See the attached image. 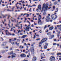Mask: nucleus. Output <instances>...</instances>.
I'll use <instances>...</instances> for the list:
<instances>
[{
  "label": "nucleus",
  "instance_id": "nucleus-1",
  "mask_svg": "<svg viewBox=\"0 0 61 61\" xmlns=\"http://www.w3.org/2000/svg\"><path fill=\"white\" fill-rule=\"evenodd\" d=\"M48 3H46V5L45 4H44L43 5L42 10H44V12L43 14V15H45L46 14V11L47 10V8H48Z\"/></svg>",
  "mask_w": 61,
  "mask_h": 61
},
{
  "label": "nucleus",
  "instance_id": "nucleus-2",
  "mask_svg": "<svg viewBox=\"0 0 61 61\" xmlns=\"http://www.w3.org/2000/svg\"><path fill=\"white\" fill-rule=\"evenodd\" d=\"M36 15H39L38 19V25H42V24H43L42 22H41V20H40L42 18H41V15H39V13H36Z\"/></svg>",
  "mask_w": 61,
  "mask_h": 61
},
{
  "label": "nucleus",
  "instance_id": "nucleus-3",
  "mask_svg": "<svg viewBox=\"0 0 61 61\" xmlns=\"http://www.w3.org/2000/svg\"><path fill=\"white\" fill-rule=\"evenodd\" d=\"M47 40V39L46 38L42 39L41 42H40L39 45H42V43L46 41Z\"/></svg>",
  "mask_w": 61,
  "mask_h": 61
},
{
  "label": "nucleus",
  "instance_id": "nucleus-4",
  "mask_svg": "<svg viewBox=\"0 0 61 61\" xmlns=\"http://www.w3.org/2000/svg\"><path fill=\"white\" fill-rule=\"evenodd\" d=\"M50 61H55L56 60L55 57L54 56H52L50 57Z\"/></svg>",
  "mask_w": 61,
  "mask_h": 61
},
{
  "label": "nucleus",
  "instance_id": "nucleus-5",
  "mask_svg": "<svg viewBox=\"0 0 61 61\" xmlns=\"http://www.w3.org/2000/svg\"><path fill=\"white\" fill-rule=\"evenodd\" d=\"M49 19H50V17L49 16L46 17V22H48L49 21Z\"/></svg>",
  "mask_w": 61,
  "mask_h": 61
},
{
  "label": "nucleus",
  "instance_id": "nucleus-6",
  "mask_svg": "<svg viewBox=\"0 0 61 61\" xmlns=\"http://www.w3.org/2000/svg\"><path fill=\"white\" fill-rule=\"evenodd\" d=\"M45 54L44 53H42L41 54V59H42L43 58H45Z\"/></svg>",
  "mask_w": 61,
  "mask_h": 61
},
{
  "label": "nucleus",
  "instance_id": "nucleus-7",
  "mask_svg": "<svg viewBox=\"0 0 61 61\" xmlns=\"http://www.w3.org/2000/svg\"><path fill=\"white\" fill-rule=\"evenodd\" d=\"M16 56V55L15 54V53H13L11 56V58H13L15 57Z\"/></svg>",
  "mask_w": 61,
  "mask_h": 61
},
{
  "label": "nucleus",
  "instance_id": "nucleus-8",
  "mask_svg": "<svg viewBox=\"0 0 61 61\" xmlns=\"http://www.w3.org/2000/svg\"><path fill=\"white\" fill-rule=\"evenodd\" d=\"M31 52L32 54H34L35 52H34V48H31Z\"/></svg>",
  "mask_w": 61,
  "mask_h": 61
},
{
  "label": "nucleus",
  "instance_id": "nucleus-9",
  "mask_svg": "<svg viewBox=\"0 0 61 61\" xmlns=\"http://www.w3.org/2000/svg\"><path fill=\"white\" fill-rule=\"evenodd\" d=\"M20 56L21 57H25L26 56V55L25 54L23 53L21 54L20 55Z\"/></svg>",
  "mask_w": 61,
  "mask_h": 61
},
{
  "label": "nucleus",
  "instance_id": "nucleus-10",
  "mask_svg": "<svg viewBox=\"0 0 61 61\" xmlns=\"http://www.w3.org/2000/svg\"><path fill=\"white\" fill-rule=\"evenodd\" d=\"M11 21L12 22H16V21L15 20V19H14L12 17H11Z\"/></svg>",
  "mask_w": 61,
  "mask_h": 61
},
{
  "label": "nucleus",
  "instance_id": "nucleus-11",
  "mask_svg": "<svg viewBox=\"0 0 61 61\" xmlns=\"http://www.w3.org/2000/svg\"><path fill=\"white\" fill-rule=\"evenodd\" d=\"M6 42H3V44L1 45V46H6Z\"/></svg>",
  "mask_w": 61,
  "mask_h": 61
},
{
  "label": "nucleus",
  "instance_id": "nucleus-12",
  "mask_svg": "<svg viewBox=\"0 0 61 61\" xmlns=\"http://www.w3.org/2000/svg\"><path fill=\"white\" fill-rule=\"evenodd\" d=\"M29 26H30V25H29L26 27L27 28L28 30H26V32H28V31H29V28H30V27H29Z\"/></svg>",
  "mask_w": 61,
  "mask_h": 61
},
{
  "label": "nucleus",
  "instance_id": "nucleus-13",
  "mask_svg": "<svg viewBox=\"0 0 61 61\" xmlns=\"http://www.w3.org/2000/svg\"><path fill=\"white\" fill-rule=\"evenodd\" d=\"M47 46H48V44L46 43L45 45L44 46V49H46L47 48Z\"/></svg>",
  "mask_w": 61,
  "mask_h": 61
},
{
  "label": "nucleus",
  "instance_id": "nucleus-14",
  "mask_svg": "<svg viewBox=\"0 0 61 61\" xmlns=\"http://www.w3.org/2000/svg\"><path fill=\"white\" fill-rule=\"evenodd\" d=\"M51 16V18H52V19H53V20H55V19H56V18H54L55 15H52Z\"/></svg>",
  "mask_w": 61,
  "mask_h": 61
},
{
  "label": "nucleus",
  "instance_id": "nucleus-15",
  "mask_svg": "<svg viewBox=\"0 0 61 61\" xmlns=\"http://www.w3.org/2000/svg\"><path fill=\"white\" fill-rule=\"evenodd\" d=\"M27 36V35H24L21 37V38H25Z\"/></svg>",
  "mask_w": 61,
  "mask_h": 61
},
{
  "label": "nucleus",
  "instance_id": "nucleus-16",
  "mask_svg": "<svg viewBox=\"0 0 61 61\" xmlns=\"http://www.w3.org/2000/svg\"><path fill=\"white\" fill-rule=\"evenodd\" d=\"M36 57H34L33 58V59L32 60L33 61H36Z\"/></svg>",
  "mask_w": 61,
  "mask_h": 61
},
{
  "label": "nucleus",
  "instance_id": "nucleus-17",
  "mask_svg": "<svg viewBox=\"0 0 61 61\" xmlns=\"http://www.w3.org/2000/svg\"><path fill=\"white\" fill-rule=\"evenodd\" d=\"M54 35H52L51 37H50V39H52V38H54Z\"/></svg>",
  "mask_w": 61,
  "mask_h": 61
},
{
  "label": "nucleus",
  "instance_id": "nucleus-18",
  "mask_svg": "<svg viewBox=\"0 0 61 61\" xmlns=\"http://www.w3.org/2000/svg\"><path fill=\"white\" fill-rule=\"evenodd\" d=\"M38 8L40 10H41V5H38Z\"/></svg>",
  "mask_w": 61,
  "mask_h": 61
},
{
  "label": "nucleus",
  "instance_id": "nucleus-19",
  "mask_svg": "<svg viewBox=\"0 0 61 61\" xmlns=\"http://www.w3.org/2000/svg\"><path fill=\"white\" fill-rule=\"evenodd\" d=\"M53 28L54 27H51L49 28V30H52V29H53Z\"/></svg>",
  "mask_w": 61,
  "mask_h": 61
},
{
  "label": "nucleus",
  "instance_id": "nucleus-20",
  "mask_svg": "<svg viewBox=\"0 0 61 61\" xmlns=\"http://www.w3.org/2000/svg\"><path fill=\"white\" fill-rule=\"evenodd\" d=\"M47 35L48 36H50L51 35V32H49L47 33Z\"/></svg>",
  "mask_w": 61,
  "mask_h": 61
},
{
  "label": "nucleus",
  "instance_id": "nucleus-21",
  "mask_svg": "<svg viewBox=\"0 0 61 61\" xmlns=\"http://www.w3.org/2000/svg\"><path fill=\"white\" fill-rule=\"evenodd\" d=\"M17 31L18 32V33H21L22 32V31L20 30H18Z\"/></svg>",
  "mask_w": 61,
  "mask_h": 61
},
{
  "label": "nucleus",
  "instance_id": "nucleus-22",
  "mask_svg": "<svg viewBox=\"0 0 61 61\" xmlns=\"http://www.w3.org/2000/svg\"><path fill=\"white\" fill-rule=\"evenodd\" d=\"M15 44L16 45H17V46H18V45H19V43H17V42H15Z\"/></svg>",
  "mask_w": 61,
  "mask_h": 61
},
{
  "label": "nucleus",
  "instance_id": "nucleus-23",
  "mask_svg": "<svg viewBox=\"0 0 61 61\" xmlns=\"http://www.w3.org/2000/svg\"><path fill=\"white\" fill-rule=\"evenodd\" d=\"M9 42L10 43H11V42H12V40L11 39H10L9 40Z\"/></svg>",
  "mask_w": 61,
  "mask_h": 61
},
{
  "label": "nucleus",
  "instance_id": "nucleus-24",
  "mask_svg": "<svg viewBox=\"0 0 61 61\" xmlns=\"http://www.w3.org/2000/svg\"><path fill=\"white\" fill-rule=\"evenodd\" d=\"M11 43L12 45H15V43L14 42H12Z\"/></svg>",
  "mask_w": 61,
  "mask_h": 61
},
{
  "label": "nucleus",
  "instance_id": "nucleus-25",
  "mask_svg": "<svg viewBox=\"0 0 61 61\" xmlns=\"http://www.w3.org/2000/svg\"><path fill=\"white\" fill-rule=\"evenodd\" d=\"M46 27H47V26L46 25H45L44 27V29H46Z\"/></svg>",
  "mask_w": 61,
  "mask_h": 61
},
{
  "label": "nucleus",
  "instance_id": "nucleus-26",
  "mask_svg": "<svg viewBox=\"0 0 61 61\" xmlns=\"http://www.w3.org/2000/svg\"><path fill=\"white\" fill-rule=\"evenodd\" d=\"M57 15H55L54 18H55V19L57 18Z\"/></svg>",
  "mask_w": 61,
  "mask_h": 61
},
{
  "label": "nucleus",
  "instance_id": "nucleus-27",
  "mask_svg": "<svg viewBox=\"0 0 61 61\" xmlns=\"http://www.w3.org/2000/svg\"><path fill=\"white\" fill-rule=\"evenodd\" d=\"M54 5H56L57 4V2H56L54 3Z\"/></svg>",
  "mask_w": 61,
  "mask_h": 61
},
{
  "label": "nucleus",
  "instance_id": "nucleus-28",
  "mask_svg": "<svg viewBox=\"0 0 61 61\" xmlns=\"http://www.w3.org/2000/svg\"><path fill=\"white\" fill-rule=\"evenodd\" d=\"M55 9V6H53V10H54Z\"/></svg>",
  "mask_w": 61,
  "mask_h": 61
},
{
  "label": "nucleus",
  "instance_id": "nucleus-29",
  "mask_svg": "<svg viewBox=\"0 0 61 61\" xmlns=\"http://www.w3.org/2000/svg\"><path fill=\"white\" fill-rule=\"evenodd\" d=\"M57 43H53V45H57Z\"/></svg>",
  "mask_w": 61,
  "mask_h": 61
},
{
  "label": "nucleus",
  "instance_id": "nucleus-30",
  "mask_svg": "<svg viewBox=\"0 0 61 61\" xmlns=\"http://www.w3.org/2000/svg\"><path fill=\"white\" fill-rule=\"evenodd\" d=\"M6 16H7V15H5L4 16H3V18H4V17H6Z\"/></svg>",
  "mask_w": 61,
  "mask_h": 61
},
{
  "label": "nucleus",
  "instance_id": "nucleus-31",
  "mask_svg": "<svg viewBox=\"0 0 61 61\" xmlns=\"http://www.w3.org/2000/svg\"><path fill=\"white\" fill-rule=\"evenodd\" d=\"M13 53V51H11V52L10 53V55H12V54Z\"/></svg>",
  "mask_w": 61,
  "mask_h": 61
},
{
  "label": "nucleus",
  "instance_id": "nucleus-32",
  "mask_svg": "<svg viewBox=\"0 0 61 61\" xmlns=\"http://www.w3.org/2000/svg\"><path fill=\"white\" fill-rule=\"evenodd\" d=\"M13 30H14V29H13V28H11V30H10L11 31H13Z\"/></svg>",
  "mask_w": 61,
  "mask_h": 61
},
{
  "label": "nucleus",
  "instance_id": "nucleus-33",
  "mask_svg": "<svg viewBox=\"0 0 61 61\" xmlns=\"http://www.w3.org/2000/svg\"><path fill=\"white\" fill-rule=\"evenodd\" d=\"M29 50L28 51H26L25 52V54H27V53H28V52H29Z\"/></svg>",
  "mask_w": 61,
  "mask_h": 61
},
{
  "label": "nucleus",
  "instance_id": "nucleus-34",
  "mask_svg": "<svg viewBox=\"0 0 61 61\" xmlns=\"http://www.w3.org/2000/svg\"><path fill=\"white\" fill-rule=\"evenodd\" d=\"M2 0H0V5L1 4V3H2Z\"/></svg>",
  "mask_w": 61,
  "mask_h": 61
},
{
  "label": "nucleus",
  "instance_id": "nucleus-35",
  "mask_svg": "<svg viewBox=\"0 0 61 61\" xmlns=\"http://www.w3.org/2000/svg\"><path fill=\"white\" fill-rule=\"evenodd\" d=\"M34 26L33 24H32V25L30 26V27H34Z\"/></svg>",
  "mask_w": 61,
  "mask_h": 61
},
{
  "label": "nucleus",
  "instance_id": "nucleus-36",
  "mask_svg": "<svg viewBox=\"0 0 61 61\" xmlns=\"http://www.w3.org/2000/svg\"><path fill=\"white\" fill-rule=\"evenodd\" d=\"M52 4H50V5H49L50 6H52Z\"/></svg>",
  "mask_w": 61,
  "mask_h": 61
},
{
  "label": "nucleus",
  "instance_id": "nucleus-37",
  "mask_svg": "<svg viewBox=\"0 0 61 61\" xmlns=\"http://www.w3.org/2000/svg\"><path fill=\"white\" fill-rule=\"evenodd\" d=\"M36 36H34V37L33 38V39H35L36 38Z\"/></svg>",
  "mask_w": 61,
  "mask_h": 61
},
{
  "label": "nucleus",
  "instance_id": "nucleus-38",
  "mask_svg": "<svg viewBox=\"0 0 61 61\" xmlns=\"http://www.w3.org/2000/svg\"><path fill=\"white\" fill-rule=\"evenodd\" d=\"M27 14L26 13H25L23 15V16H25V15H26Z\"/></svg>",
  "mask_w": 61,
  "mask_h": 61
},
{
  "label": "nucleus",
  "instance_id": "nucleus-39",
  "mask_svg": "<svg viewBox=\"0 0 61 61\" xmlns=\"http://www.w3.org/2000/svg\"><path fill=\"white\" fill-rule=\"evenodd\" d=\"M5 52V51H2V53H4Z\"/></svg>",
  "mask_w": 61,
  "mask_h": 61
},
{
  "label": "nucleus",
  "instance_id": "nucleus-40",
  "mask_svg": "<svg viewBox=\"0 0 61 61\" xmlns=\"http://www.w3.org/2000/svg\"><path fill=\"white\" fill-rule=\"evenodd\" d=\"M46 33H48V30H47L46 31Z\"/></svg>",
  "mask_w": 61,
  "mask_h": 61
},
{
  "label": "nucleus",
  "instance_id": "nucleus-41",
  "mask_svg": "<svg viewBox=\"0 0 61 61\" xmlns=\"http://www.w3.org/2000/svg\"><path fill=\"white\" fill-rule=\"evenodd\" d=\"M33 45H31V48H30V49H31V48H34L33 47Z\"/></svg>",
  "mask_w": 61,
  "mask_h": 61
},
{
  "label": "nucleus",
  "instance_id": "nucleus-42",
  "mask_svg": "<svg viewBox=\"0 0 61 61\" xmlns=\"http://www.w3.org/2000/svg\"><path fill=\"white\" fill-rule=\"evenodd\" d=\"M15 26L16 27H19V26L18 25L17 26V25H15Z\"/></svg>",
  "mask_w": 61,
  "mask_h": 61
},
{
  "label": "nucleus",
  "instance_id": "nucleus-43",
  "mask_svg": "<svg viewBox=\"0 0 61 61\" xmlns=\"http://www.w3.org/2000/svg\"><path fill=\"white\" fill-rule=\"evenodd\" d=\"M24 45L25 46H27V44H26L25 43H24Z\"/></svg>",
  "mask_w": 61,
  "mask_h": 61
},
{
  "label": "nucleus",
  "instance_id": "nucleus-44",
  "mask_svg": "<svg viewBox=\"0 0 61 61\" xmlns=\"http://www.w3.org/2000/svg\"><path fill=\"white\" fill-rule=\"evenodd\" d=\"M15 31H16V30H14V33H15Z\"/></svg>",
  "mask_w": 61,
  "mask_h": 61
},
{
  "label": "nucleus",
  "instance_id": "nucleus-45",
  "mask_svg": "<svg viewBox=\"0 0 61 61\" xmlns=\"http://www.w3.org/2000/svg\"><path fill=\"white\" fill-rule=\"evenodd\" d=\"M36 40L37 41L38 40H40V38L37 39H36Z\"/></svg>",
  "mask_w": 61,
  "mask_h": 61
},
{
  "label": "nucleus",
  "instance_id": "nucleus-46",
  "mask_svg": "<svg viewBox=\"0 0 61 61\" xmlns=\"http://www.w3.org/2000/svg\"><path fill=\"white\" fill-rule=\"evenodd\" d=\"M24 29L25 30H27V28L26 27L24 28Z\"/></svg>",
  "mask_w": 61,
  "mask_h": 61
},
{
  "label": "nucleus",
  "instance_id": "nucleus-47",
  "mask_svg": "<svg viewBox=\"0 0 61 61\" xmlns=\"http://www.w3.org/2000/svg\"><path fill=\"white\" fill-rule=\"evenodd\" d=\"M1 15L2 16H4V15L2 14V13H1Z\"/></svg>",
  "mask_w": 61,
  "mask_h": 61
},
{
  "label": "nucleus",
  "instance_id": "nucleus-48",
  "mask_svg": "<svg viewBox=\"0 0 61 61\" xmlns=\"http://www.w3.org/2000/svg\"><path fill=\"white\" fill-rule=\"evenodd\" d=\"M56 55H57V56H59V53H57Z\"/></svg>",
  "mask_w": 61,
  "mask_h": 61
},
{
  "label": "nucleus",
  "instance_id": "nucleus-49",
  "mask_svg": "<svg viewBox=\"0 0 61 61\" xmlns=\"http://www.w3.org/2000/svg\"><path fill=\"white\" fill-rule=\"evenodd\" d=\"M7 11H11V10H10L9 9L7 10Z\"/></svg>",
  "mask_w": 61,
  "mask_h": 61
},
{
  "label": "nucleus",
  "instance_id": "nucleus-50",
  "mask_svg": "<svg viewBox=\"0 0 61 61\" xmlns=\"http://www.w3.org/2000/svg\"><path fill=\"white\" fill-rule=\"evenodd\" d=\"M2 22L3 24H5V22H4V21H3L2 20Z\"/></svg>",
  "mask_w": 61,
  "mask_h": 61
},
{
  "label": "nucleus",
  "instance_id": "nucleus-51",
  "mask_svg": "<svg viewBox=\"0 0 61 61\" xmlns=\"http://www.w3.org/2000/svg\"><path fill=\"white\" fill-rule=\"evenodd\" d=\"M56 11H58V8H56Z\"/></svg>",
  "mask_w": 61,
  "mask_h": 61
},
{
  "label": "nucleus",
  "instance_id": "nucleus-52",
  "mask_svg": "<svg viewBox=\"0 0 61 61\" xmlns=\"http://www.w3.org/2000/svg\"><path fill=\"white\" fill-rule=\"evenodd\" d=\"M28 54L29 56H30V53H29Z\"/></svg>",
  "mask_w": 61,
  "mask_h": 61
},
{
  "label": "nucleus",
  "instance_id": "nucleus-53",
  "mask_svg": "<svg viewBox=\"0 0 61 61\" xmlns=\"http://www.w3.org/2000/svg\"><path fill=\"white\" fill-rule=\"evenodd\" d=\"M9 35H10V36H11V35H12V34H11V33H9Z\"/></svg>",
  "mask_w": 61,
  "mask_h": 61
},
{
  "label": "nucleus",
  "instance_id": "nucleus-54",
  "mask_svg": "<svg viewBox=\"0 0 61 61\" xmlns=\"http://www.w3.org/2000/svg\"><path fill=\"white\" fill-rule=\"evenodd\" d=\"M26 15H27V16H29V14H27Z\"/></svg>",
  "mask_w": 61,
  "mask_h": 61
},
{
  "label": "nucleus",
  "instance_id": "nucleus-55",
  "mask_svg": "<svg viewBox=\"0 0 61 61\" xmlns=\"http://www.w3.org/2000/svg\"><path fill=\"white\" fill-rule=\"evenodd\" d=\"M15 34H14V33L12 34L13 36H15Z\"/></svg>",
  "mask_w": 61,
  "mask_h": 61
},
{
  "label": "nucleus",
  "instance_id": "nucleus-56",
  "mask_svg": "<svg viewBox=\"0 0 61 61\" xmlns=\"http://www.w3.org/2000/svg\"><path fill=\"white\" fill-rule=\"evenodd\" d=\"M15 7V6H14L13 7V8H12V9H14V8Z\"/></svg>",
  "mask_w": 61,
  "mask_h": 61
},
{
  "label": "nucleus",
  "instance_id": "nucleus-57",
  "mask_svg": "<svg viewBox=\"0 0 61 61\" xmlns=\"http://www.w3.org/2000/svg\"><path fill=\"white\" fill-rule=\"evenodd\" d=\"M55 29H56V30L57 29V28L56 27H55Z\"/></svg>",
  "mask_w": 61,
  "mask_h": 61
},
{
  "label": "nucleus",
  "instance_id": "nucleus-58",
  "mask_svg": "<svg viewBox=\"0 0 61 61\" xmlns=\"http://www.w3.org/2000/svg\"><path fill=\"white\" fill-rule=\"evenodd\" d=\"M33 6H36V5H33Z\"/></svg>",
  "mask_w": 61,
  "mask_h": 61
},
{
  "label": "nucleus",
  "instance_id": "nucleus-59",
  "mask_svg": "<svg viewBox=\"0 0 61 61\" xmlns=\"http://www.w3.org/2000/svg\"><path fill=\"white\" fill-rule=\"evenodd\" d=\"M34 25H37V24H36V22H34Z\"/></svg>",
  "mask_w": 61,
  "mask_h": 61
},
{
  "label": "nucleus",
  "instance_id": "nucleus-60",
  "mask_svg": "<svg viewBox=\"0 0 61 61\" xmlns=\"http://www.w3.org/2000/svg\"><path fill=\"white\" fill-rule=\"evenodd\" d=\"M23 52L25 53V50H23Z\"/></svg>",
  "mask_w": 61,
  "mask_h": 61
},
{
  "label": "nucleus",
  "instance_id": "nucleus-61",
  "mask_svg": "<svg viewBox=\"0 0 61 61\" xmlns=\"http://www.w3.org/2000/svg\"><path fill=\"white\" fill-rule=\"evenodd\" d=\"M30 35H31V34H32V32H30Z\"/></svg>",
  "mask_w": 61,
  "mask_h": 61
},
{
  "label": "nucleus",
  "instance_id": "nucleus-62",
  "mask_svg": "<svg viewBox=\"0 0 61 61\" xmlns=\"http://www.w3.org/2000/svg\"><path fill=\"white\" fill-rule=\"evenodd\" d=\"M6 48H8V46H7L6 47Z\"/></svg>",
  "mask_w": 61,
  "mask_h": 61
},
{
  "label": "nucleus",
  "instance_id": "nucleus-63",
  "mask_svg": "<svg viewBox=\"0 0 61 61\" xmlns=\"http://www.w3.org/2000/svg\"><path fill=\"white\" fill-rule=\"evenodd\" d=\"M10 57H11V56H9L8 57V58H10Z\"/></svg>",
  "mask_w": 61,
  "mask_h": 61
},
{
  "label": "nucleus",
  "instance_id": "nucleus-64",
  "mask_svg": "<svg viewBox=\"0 0 61 61\" xmlns=\"http://www.w3.org/2000/svg\"><path fill=\"white\" fill-rule=\"evenodd\" d=\"M42 61H45V59H43L42 60Z\"/></svg>",
  "mask_w": 61,
  "mask_h": 61
}]
</instances>
